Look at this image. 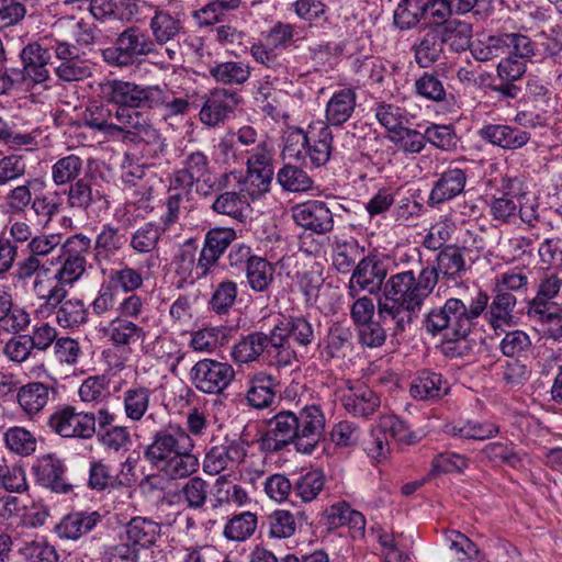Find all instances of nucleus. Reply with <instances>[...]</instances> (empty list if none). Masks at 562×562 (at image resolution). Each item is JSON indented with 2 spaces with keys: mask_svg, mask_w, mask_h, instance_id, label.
Segmentation results:
<instances>
[{
  "mask_svg": "<svg viewBox=\"0 0 562 562\" xmlns=\"http://www.w3.org/2000/svg\"><path fill=\"white\" fill-rule=\"evenodd\" d=\"M464 250L465 248L457 245H447L438 251L432 265H425L418 252L417 274L408 269L386 279L376 310L381 322L393 324V336L402 335L411 327L440 279L457 281L465 274L469 266Z\"/></svg>",
  "mask_w": 562,
  "mask_h": 562,
  "instance_id": "f257e3e1",
  "label": "nucleus"
},
{
  "mask_svg": "<svg viewBox=\"0 0 562 562\" xmlns=\"http://www.w3.org/2000/svg\"><path fill=\"white\" fill-rule=\"evenodd\" d=\"M324 429L325 415L315 404L306 405L297 414L281 411L267 422L258 445L261 451L272 453L293 443L299 452L310 454L318 446Z\"/></svg>",
  "mask_w": 562,
  "mask_h": 562,
  "instance_id": "f03ea898",
  "label": "nucleus"
},
{
  "mask_svg": "<svg viewBox=\"0 0 562 562\" xmlns=\"http://www.w3.org/2000/svg\"><path fill=\"white\" fill-rule=\"evenodd\" d=\"M488 300L483 291L477 292L469 304L458 297L447 299L443 305L432 307L424 315L423 327L426 333L441 335L447 341H462L486 310Z\"/></svg>",
  "mask_w": 562,
  "mask_h": 562,
  "instance_id": "7ed1b4c3",
  "label": "nucleus"
},
{
  "mask_svg": "<svg viewBox=\"0 0 562 562\" xmlns=\"http://www.w3.org/2000/svg\"><path fill=\"white\" fill-rule=\"evenodd\" d=\"M154 86L138 85L133 81L121 79L105 80L100 83V94L104 101L116 105L115 110H127L128 113L139 115L145 123L144 133L147 136L136 137L137 143L155 146L154 155L165 151L166 144L160 133L150 123L148 117L136 109H149Z\"/></svg>",
  "mask_w": 562,
  "mask_h": 562,
  "instance_id": "20e7f679",
  "label": "nucleus"
},
{
  "mask_svg": "<svg viewBox=\"0 0 562 562\" xmlns=\"http://www.w3.org/2000/svg\"><path fill=\"white\" fill-rule=\"evenodd\" d=\"M139 115L128 113L127 110H115L101 102H91L82 113L83 124L94 131L103 133L106 137L123 143L137 144L136 137L147 136L146 126Z\"/></svg>",
  "mask_w": 562,
  "mask_h": 562,
  "instance_id": "39448f33",
  "label": "nucleus"
},
{
  "mask_svg": "<svg viewBox=\"0 0 562 562\" xmlns=\"http://www.w3.org/2000/svg\"><path fill=\"white\" fill-rule=\"evenodd\" d=\"M156 52L150 36L138 26H128L117 34L112 46L101 50L103 61L110 67L128 68L140 57Z\"/></svg>",
  "mask_w": 562,
  "mask_h": 562,
  "instance_id": "423d86ee",
  "label": "nucleus"
},
{
  "mask_svg": "<svg viewBox=\"0 0 562 562\" xmlns=\"http://www.w3.org/2000/svg\"><path fill=\"white\" fill-rule=\"evenodd\" d=\"M274 345L277 344V364L288 367L297 361L293 345L307 348L315 340L313 325L303 316H289L272 328Z\"/></svg>",
  "mask_w": 562,
  "mask_h": 562,
  "instance_id": "0eeeda50",
  "label": "nucleus"
},
{
  "mask_svg": "<svg viewBox=\"0 0 562 562\" xmlns=\"http://www.w3.org/2000/svg\"><path fill=\"white\" fill-rule=\"evenodd\" d=\"M44 281L36 279L33 290L43 301L41 308L46 312H55L56 322L63 328H75L88 321V310L81 299H67L68 291L61 285H52L43 293Z\"/></svg>",
  "mask_w": 562,
  "mask_h": 562,
  "instance_id": "6e6552de",
  "label": "nucleus"
},
{
  "mask_svg": "<svg viewBox=\"0 0 562 562\" xmlns=\"http://www.w3.org/2000/svg\"><path fill=\"white\" fill-rule=\"evenodd\" d=\"M91 239L83 234H76L66 239L59 248L58 258H64L61 267L54 274L53 285L72 284L85 273L86 256L90 252Z\"/></svg>",
  "mask_w": 562,
  "mask_h": 562,
  "instance_id": "1a4fd4ad",
  "label": "nucleus"
},
{
  "mask_svg": "<svg viewBox=\"0 0 562 562\" xmlns=\"http://www.w3.org/2000/svg\"><path fill=\"white\" fill-rule=\"evenodd\" d=\"M189 375L198 391L209 395H218L234 381L235 370L228 362L204 358L193 364Z\"/></svg>",
  "mask_w": 562,
  "mask_h": 562,
  "instance_id": "9d476101",
  "label": "nucleus"
},
{
  "mask_svg": "<svg viewBox=\"0 0 562 562\" xmlns=\"http://www.w3.org/2000/svg\"><path fill=\"white\" fill-rule=\"evenodd\" d=\"M210 445L203 460V470L210 475H217L239 465L247 456L246 445L239 438L225 436L218 439L212 437Z\"/></svg>",
  "mask_w": 562,
  "mask_h": 562,
  "instance_id": "9b49d317",
  "label": "nucleus"
},
{
  "mask_svg": "<svg viewBox=\"0 0 562 562\" xmlns=\"http://www.w3.org/2000/svg\"><path fill=\"white\" fill-rule=\"evenodd\" d=\"M194 447L193 439L180 426H170L153 434L151 441L144 450L145 460L156 468L181 449Z\"/></svg>",
  "mask_w": 562,
  "mask_h": 562,
  "instance_id": "f8f14e48",
  "label": "nucleus"
},
{
  "mask_svg": "<svg viewBox=\"0 0 562 562\" xmlns=\"http://www.w3.org/2000/svg\"><path fill=\"white\" fill-rule=\"evenodd\" d=\"M47 427L63 438L90 439L88 412L72 405L58 406L48 417Z\"/></svg>",
  "mask_w": 562,
  "mask_h": 562,
  "instance_id": "ddd939ff",
  "label": "nucleus"
},
{
  "mask_svg": "<svg viewBox=\"0 0 562 562\" xmlns=\"http://www.w3.org/2000/svg\"><path fill=\"white\" fill-rule=\"evenodd\" d=\"M386 269L382 261L375 257L362 258L352 271L349 280V295L356 297L360 291H368L370 294L384 290Z\"/></svg>",
  "mask_w": 562,
  "mask_h": 562,
  "instance_id": "4468645a",
  "label": "nucleus"
},
{
  "mask_svg": "<svg viewBox=\"0 0 562 562\" xmlns=\"http://www.w3.org/2000/svg\"><path fill=\"white\" fill-rule=\"evenodd\" d=\"M273 331L265 334L263 331H254L241 337L232 347L231 357L237 364H246L257 361L260 356L267 353L277 360L278 347L272 341Z\"/></svg>",
  "mask_w": 562,
  "mask_h": 562,
  "instance_id": "2eb2a0df",
  "label": "nucleus"
},
{
  "mask_svg": "<svg viewBox=\"0 0 562 562\" xmlns=\"http://www.w3.org/2000/svg\"><path fill=\"white\" fill-rule=\"evenodd\" d=\"M333 133L325 122L310 125L308 145H306L301 161L311 168L325 166L331 156Z\"/></svg>",
  "mask_w": 562,
  "mask_h": 562,
  "instance_id": "dca6fc26",
  "label": "nucleus"
},
{
  "mask_svg": "<svg viewBox=\"0 0 562 562\" xmlns=\"http://www.w3.org/2000/svg\"><path fill=\"white\" fill-rule=\"evenodd\" d=\"M34 473L37 482L57 494H68L72 485L66 480V465L64 461L54 453L41 457L34 465Z\"/></svg>",
  "mask_w": 562,
  "mask_h": 562,
  "instance_id": "f3484780",
  "label": "nucleus"
},
{
  "mask_svg": "<svg viewBox=\"0 0 562 562\" xmlns=\"http://www.w3.org/2000/svg\"><path fill=\"white\" fill-rule=\"evenodd\" d=\"M238 104L236 92L226 89H214L206 97L199 113L200 121L211 127L224 123Z\"/></svg>",
  "mask_w": 562,
  "mask_h": 562,
  "instance_id": "a211bd4d",
  "label": "nucleus"
},
{
  "mask_svg": "<svg viewBox=\"0 0 562 562\" xmlns=\"http://www.w3.org/2000/svg\"><path fill=\"white\" fill-rule=\"evenodd\" d=\"M477 135L482 140L506 150L520 149L531 138V134L520 127L492 123L483 125Z\"/></svg>",
  "mask_w": 562,
  "mask_h": 562,
  "instance_id": "6ab92c4d",
  "label": "nucleus"
},
{
  "mask_svg": "<svg viewBox=\"0 0 562 562\" xmlns=\"http://www.w3.org/2000/svg\"><path fill=\"white\" fill-rule=\"evenodd\" d=\"M292 216L297 225L316 234L328 233L334 226L333 213L322 201H310L296 205Z\"/></svg>",
  "mask_w": 562,
  "mask_h": 562,
  "instance_id": "aec40b11",
  "label": "nucleus"
},
{
  "mask_svg": "<svg viewBox=\"0 0 562 562\" xmlns=\"http://www.w3.org/2000/svg\"><path fill=\"white\" fill-rule=\"evenodd\" d=\"M20 58L23 67L19 68L21 72V83L30 79L38 85L48 80L49 70L47 69L50 59L49 53L38 43H30L20 52Z\"/></svg>",
  "mask_w": 562,
  "mask_h": 562,
  "instance_id": "412c9836",
  "label": "nucleus"
},
{
  "mask_svg": "<svg viewBox=\"0 0 562 562\" xmlns=\"http://www.w3.org/2000/svg\"><path fill=\"white\" fill-rule=\"evenodd\" d=\"M53 30L61 37L70 36L78 46L82 47L95 45L101 36V31L94 23L76 19L74 15L56 20Z\"/></svg>",
  "mask_w": 562,
  "mask_h": 562,
  "instance_id": "4be33fe9",
  "label": "nucleus"
},
{
  "mask_svg": "<svg viewBox=\"0 0 562 562\" xmlns=\"http://www.w3.org/2000/svg\"><path fill=\"white\" fill-rule=\"evenodd\" d=\"M467 183L465 171L460 168H449L434 182L427 204L436 207L460 195Z\"/></svg>",
  "mask_w": 562,
  "mask_h": 562,
  "instance_id": "5701e85b",
  "label": "nucleus"
},
{
  "mask_svg": "<svg viewBox=\"0 0 562 562\" xmlns=\"http://www.w3.org/2000/svg\"><path fill=\"white\" fill-rule=\"evenodd\" d=\"M102 519L99 512L78 510L65 515L54 527L55 533L65 540H78L90 532Z\"/></svg>",
  "mask_w": 562,
  "mask_h": 562,
  "instance_id": "b1692460",
  "label": "nucleus"
},
{
  "mask_svg": "<svg viewBox=\"0 0 562 562\" xmlns=\"http://www.w3.org/2000/svg\"><path fill=\"white\" fill-rule=\"evenodd\" d=\"M353 334L349 326L334 323L328 327L327 334L319 340L321 355L326 360L345 358L352 351Z\"/></svg>",
  "mask_w": 562,
  "mask_h": 562,
  "instance_id": "393cba45",
  "label": "nucleus"
},
{
  "mask_svg": "<svg viewBox=\"0 0 562 562\" xmlns=\"http://www.w3.org/2000/svg\"><path fill=\"white\" fill-rule=\"evenodd\" d=\"M103 335L115 348H130L143 342L147 331L134 321L116 316L103 328Z\"/></svg>",
  "mask_w": 562,
  "mask_h": 562,
  "instance_id": "a878e982",
  "label": "nucleus"
},
{
  "mask_svg": "<svg viewBox=\"0 0 562 562\" xmlns=\"http://www.w3.org/2000/svg\"><path fill=\"white\" fill-rule=\"evenodd\" d=\"M149 31L154 45H165L184 33L183 22L178 14L156 8L149 20Z\"/></svg>",
  "mask_w": 562,
  "mask_h": 562,
  "instance_id": "bb28decb",
  "label": "nucleus"
},
{
  "mask_svg": "<svg viewBox=\"0 0 562 562\" xmlns=\"http://www.w3.org/2000/svg\"><path fill=\"white\" fill-rule=\"evenodd\" d=\"M0 323L4 324L7 331L15 335L25 331L31 324L29 312L14 304L11 292L3 285H0Z\"/></svg>",
  "mask_w": 562,
  "mask_h": 562,
  "instance_id": "cd10ccee",
  "label": "nucleus"
},
{
  "mask_svg": "<svg viewBox=\"0 0 562 562\" xmlns=\"http://www.w3.org/2000/svg\"><path fill=\"white\" fill-rule=\"evenodd\" d=\"M194 447L181 449L155 468L169 480L190 477L200 467L199 458L192 452Z\"/></svg>",
  "mask_w": 562,
  "mask_h": 562,
  "instance_id": "c85d7f7f",
  "label": "nucleus"
},
{
  "mask_svg": "<svg viewBox=\"0 0 562 562\" xmlns=\"http://www.w3.org/2000/svg\"><path fill=\"white\" fill-rule=\"evenodd\" d=\"M448 381L434 371L423 370L411 384V394L419 401L436 400L443 397L449 392Z\"/></svg>",
  "mask_w": 562,
  "mask_h": 562,
  "instance_id": "c756f323",
  "label": "nucleus"
},
{
  "mask_svg": "<svg viewBox=\"0 0 562 562\" xmlns=\"http://www.w3.org/2000/svg\"><path fill=\"white\" fill-rule=\"evenodd\" d=\"M562 288V270L559 268H546L539 277L536 296L530 301L528 311L546 308L558 305L552 300L557 297Z\"/></svg>",
  "mask_w": 562,
  "mask_h": 562,
  "instance_id": "7c9ffc66",
  "label": "nucleus"
},
{
  "mask_svg": "<svg viewBox=\"0 0 562 562\" xmlns=\"http://www.w3.org/2000/svg\"><path fill=\"white\" fill-rule=\"evenodd\" d=\"M207 68L211 78L224 86H241L249 80L251 75L249 64L240 60H215Z\"/></svg>",
  "mask_w": 562,
  "mask_h": 562,
  "instance_id": "2f4dec72",
  "label": "nucleus"
},
{
  "mask_svg": "<svg viewBox=\"0 0 562 562\" xmlns=\"http://www.w3.org/2000/svg\"><path fill=\"white\" fill-rule=\"evenodd\" d=\"M126 237L119 227L110 223L103 224L94 241V257L98 262L110 261L125 246Z\"/></svg>",
  "mask_w": 562,
  "mask_h": 562,
  "instance_id": "473e14b6",
  "label": "nucleus"
},
{
  "mask_svg": "<svg viewBox=\"0 0 562 562\" xmlns=\"http://www.w3.org/2000/svg\"><path fill=\"white\" fill-rule=\"evenodd\" d=\"M356 99V92L351 89L335 92L326 104V124L340 126L347 122L355 111Z\"/></svg>",
  "mask_w": 562,
  "mask_h": 562,
  "instance_id": "72a5a7b5",
  "label": "nucleus"
},
{
  "mask_svg": "<svg viewBox=\"0 0 562 562\" xmlns=\"http://www.w3.org/2000/svg\"><path fill=\"white\" fill-rule=\"evenodd\" d=\"M442 44L453 52H463L471 46L472 25L460 20H449L435 27Z\"/></svg>",
  "mask_w": 562,
  "mask_h": 562,
  "instance_id": "f704fd0d",
  "label": "nucleus"
},
{
  "mask_svg": "<svg viewBox=\"0 0 562 562\" xmlns=\"http://www.w3.org/2000/svg\"><path fill=\"white\" fill-rule=\"evenodd\" d=\"M491 304H487V322L491 327L498 333L503 330V326L510 325L513 319L514 308L517 304V299L514 294L506 291H495Z\"/></svg>",
  "mask_w": 562,
  "mask_h": 562,
  "instance_id": "c9c22d12",
  "label": "nucleus"
},
{
  "mask_svg": "<svg viewBox=\"0 0 562 562\" xmlns=\"http://www.w3.org/2000/svg\"><path fill=\"white\" fill-rule=\"evenodd\" d=\"M54 389L42 382H30L18 390L16 400L27 415L40 413L48 403Z\"/></svg>",
  "mask_w": 562,
  "mask_h": 562,
  "instance_id": "e433bc0d",
  "label": "nucleus"
},
{
  "mask_svg": "<svg viewBox=\"0 0 562 562\" xmlns=\"http://www.w3.org/2000/svg\"><path fill=\"white\" fill-rule=\"evenodd\" d=\"M160 525L150 518L136 516L124 526L126 539L131 546L149 548L160 536Z\"/></svg>",
  "mask_w": 562,
  "mask_h": 562,
  "instance_id": "4c0bfd02",
  "label": "nucleus"
},
{
  "mask_svg": "<svg viewBox=\"0 0 562 562\" xmlns=\"http://www.w3.org/2000/svg\"><path fill=\"white\" fill-rule=\"evenodd\" d=\"M211 209L216 214L225 215L243 223L248 216L250 204L241 192L225 191L214 199Z\"/></svg>",
  "mask_w": 562,
  "mask_h": 562,
  "instance_id": "58836bf2",
  "label": "nucleus"
},
{
  "mask_svg": "<svg viewBox=\"0 0 562 562\" xmlns=\"http://www.w3.org/2000/svg\"><path fill=\"white\" fill-rule=\"evenodd\" d=\"M342 404L350 414L367 417L372 415L379 407L380 398L371 389L360 385L356 389H350L342 396Z\"/></svg>",
  "mask_w": 562,
  "mask_h": 562,
  "instance_id": "ea45409f",
  "label": "nucleus"
},
{
  "mask_svg": "<svg viewBox=\"0 0 562 562\" xmlns=\"http://www.w3.org/2000/svg\"><path fill=\"white\" fill-rule=\"evenodd\" d=\"M209 158L203 151H193L186 157L183 168L176 171L175 181L190 189L194 183H200L201 179L209 175Z\"/></svg>",
  "mask_w": 562,
  "mask_h": 562,
  "instance_id": "a19ab883",
  "label": "nucleus"
},
{
  "mask_svg": "<svg viewBox=\"0 0 562 562\" xmlns=\"http://www.w3.org/2000/svg\"><path fill=\"white\" fill-rule=\"evenodd\" d=\"M64 194L66 195L68 207L81 212H88L93 204L103 199L101 192L94 190L91 181L87 178L77 180L68 186Z\"/></svg>",
  "mask_w": 562,
  "mask_h": 562,
  "instance_id": "79ce46f5",
  "label": "nucleus"
},
{
  "mask_svg": "<svg viewBox=\"0 0 562 562\" xmlns=\"http://www.w3.org/2000/svg\"><path fill=\"white\" fill-rule=\"evenodd\" d=\"M151 390L144 385H133L123 393L125 417L131 422L142 420L150 406Z\"/></svg>",
  "mask_w": 562,
  "mask_h": 562,
  "instance_id": "37998d69",
  "label": "nucleus"
},
{
  "mask_svg": "<svg viewBox=\"0 0 562 562\" xmlns=\"http://www.w3.org/2000/svg\"><path fill=\"white\" fill-rule=\"evenodd\" d=\"M415 61L420 68H429L443 53V44L436 29H431L413 45Z\"/></svg>",
  "mask_w": 562,
  "mask_h": 562,
  "instance_id": "c03bdc74",
  "label": "nucleus"
},
{
  "mask_svg": "<svg viewBox=\"0 0 562 562\" xmlns=\"http://www.w3.org/2000/svg\"><path fill=\"white\" fill-rule=\"evenodd\" d=\"M83 166V159L76 154H69L58 158L50 168L53 183L57 187H61L66 184L70 186L77 180H81Z\"/></svg>",
  "mask_w": 562,
  "mask_h": 562,
  "instance_id": "a18cd8bd",
  "label": "nucleus"
},
{
  "mask_svg": "<svg viewBox=\"0 0 562 562\" xmlns=\"http://www.w3.org/2000/svg\"><path fill=\"white\" fill-rule=\"evenodd\" d=\"M274 379L266 373L256 374L247 391L248 404L257 409L270 407L276 398Z\"/></svg>",
  "mask_w": 562,
  "mask_h": 562,
  "instance_id": "49530a36",
  "label": "nucleus"
},
{
  "mask_svg": "<svg viewBox=\"0 0 562 562\" xmlns=\"http://www.w3.org/2000/svg\"><path fill=\"white\" fill-rule=\"evenodd\" d=\"M446 432L452 437L472 440L491 439L499 432V428L492 422L467 420L448 425Z\"/></svg>",
  "mask_w": 562,
  "mask_h": 562,
  "instance_id": "de8ad7c7",
  "label": "nucleus"
},
{
  "mask_svg": "<svg viewBox=\"0 0 562 562\" xmlns=\"http://www.w3.org/2000/svg\"><path fill=\"white\" fill-rule=\"evenodd\" d=\"M325 481V475L321 470L302 472L293 480V495L303 503H310L324 490Z\"/></svg>",
  "mask_w": 562,
  "mask_h": 562,
  "instance_id": "09e8293b",
  "label": "nucleus"
},
{
  "mask_svg": "<svg viewBox=\"0 0 562 562\" xmlns=\"http://www.w3.org/2000/svg\"><path fill=\"white\" fill-rule=\"evenodd\" d=\"M326 517L330 528L348 526L356 531L362 532L366 527L364 516L360 512L352 509L345 502L331 505L326 510Z\"/></svg>",
  "mask_w": 562,
  "mask_h": 562,
  "instance_id": "8fccbe9b",
  "label": "nucleus"
},
{
  "mask_svg": "<svg viewBox=\"0 0 562 562\" xmlns=\"http://www.w3.org/2000/svg\"><path fill=\"white\" fill-rule=\"evenodd\" d=\"M246 280L248 286L258 293L266 292L274 280V268L265 258L252 259L249 266H246Z\"/></svg>",
  "mask_w": 562,
  "mask_h": 562,
  "instance_id": "3c124183",
  "label": "nucleus"
},
{
  "mask_svg": "<svg viewBox=\"0 0 562 562\" xmlns=\"http://www.w3.org/2000/svg\"><path fill=\"white\" fill-rule=\"evenodd\" d=\"M258 525L257 514L243 512L234 515L224 526L223 535L231 541H245L256 531Z\"/></svg>",
  "mask_w": 562,
  "mask_h": 562,
  "instance_id": "603ef678",
  "label": "nucleus"
},
{
  "mask_svg": "<svg viewBox=\"0 0 562 562\" xmlns=\"http://www.w3.org/2000/svg\"><path fill=\"white\" fill-rule=\"evenodd\" d=\"M353 70L358 82H362V85H382L385 77L390 75L386 63L374 57L356 59Z\"/></svg>",
  "mask_w": 562,
  "mask_h": 562,
  "instance_id": "864d4df0",
  "label": "nucleus"
},
{
  "mask_svg": "<svg viewBox=\"0 0 562 562\" xmlns=\"http://www.w3.org/2000/svg\"><path fill=\"white\" fill-rule=\"evenodd\" d=\"M162 108L166 115L175 116L186 114L189 110V101L187 98L176 97L172 91L155 85L150 98L149 109Z\"/></svg>",
  "mask_w": 562,
  "mask_h": 562,
  "instance_id": "5fc2aeb1",
  "label": "nucleus"
},
{
  "mask_svg": "<svg viewBox=\"0 0 562 562\" xmlns=\"http://www.w3.org/2000/svg\"><path fill=\"white\" fill-rule=\"evenodd\" d=\"M507 40L506 33L477 40L470 46L471 54L479 61L492 60L507 54Z\"/></svg>",
  "mask_w": 562,
  "mask_h": 562,
  "instance_id": "6e6d98bb",
  "label": "nucleus"
},
{
  "mask_svg": "<svg viewBox=\"0 0 562 562\" xmlns=\"http://www.w3.org/2000/svg\"><path fill=\"white\" fill-rule=\"evenodd\" d=\"M278 183L289 192H306L313 188V179L301 167L284 165L277 173Z\"/></svg>",
  "mask_w": 562,
  "mask_h": 562,
  "instance_id": "4d7b16f0",
  "label": "nucleus"
},
{
  "mask_svg": "<svg viewBox=\"0 0 562 562\" xmlns=\"http://www.w3.org/2000/svg\"><path fill=\"white\" fill-rule=\"evenodd\" d=\"M237 294V283L233 280H223L214 286L209 308L218 315L227 314L235 305Z\"/></svg>",
  "mask_w": 562,
  "mask_h": 562,
  "instance_id": "13d9d810",
  "label": "nucleus"
},
{
  "mask_svg": "<svg viewBox=\"0 0 562 562\" xmlns=\"http://www.w3.org/2000/svg\"><path fill=\"white\" fill-rule=\"evenodd\" d=\"M31 210L43 227H47L53 218L63 210V200L58 192H47L35 195Z\"/></svg>",
  "mask_w": 562,
  "mask_h": 562,
  "instance_id": "bf43d9fd",
  "label": "nucleus"
},
{
  "mask_svg": "<svg viewBox=\"0 0 562 562\" xmlns=\"http://www.w3.org/2000/svg\"><path fill=\"white\" fill-rule=\"evenodd\" d=\"M374 112L378 122L394 135L409 122L407 111L393 103H379Z\"/></svg>",
  "mask_w": 562,
  "mask_h": 562,
  "instance_id": "052dcab7",
  "label": "nucleus"
},
{
  "mask_svg": "<svg viewBox=\"0 0 562 562\" xmlns=\"http://www.w3.org/2000/svg\"><path fill=\"white\" fill-rule=\"evenodd\" d=\"M162 232L160 226L145 223L131 236L130 247L137 254H148L156 249Z\"/></svg>",
  "mask_w": 562,
  "mask_h": 562,
  "instance_id": "680f3d73",
  "label": "nucleus"
},
{
  "mask_svg": "<svg viewBox=\"0 0 562 562\" xmlns=\"http://www.w3.org/2000/svg\"><path fill=\"white\" fill-rule=\"evenodd\" d=\"M216 494L214 507L223 504H232L237 507L245 506L250 502L248 493L238 484H227L225 475L220 476L215 482Z\"/></svg>",
  "mask_w": 562,
  "mask_h": 562,
  "instance_id": "e2e57ef3",
  "label": "nucleus"
},
{
  "mask_svg": "<svg viewBox=\"0 0 562 562\" xmlns=\"http://www.w3.org/2000/svg\"><path fill=\"white\" fill-rule=\"evenodd\" d=\"M426 143L445 151L456 150L459 138L456 130L450 124H430L425 128Z\"/></svg>",
  "mask_w": 562,
  "mask_h": 562,
  "instance_id": "0e129e2a",
  "label": "nucleus"
},
{
  "mask_svg": "<svg viewBox=\"0 0 562 562\" xmlns=\"http://www.w3.org/2000/svg\"><path fill=\"white\" fill-rule=\"evenodd\" d=\"M78 393L85 403H102L111 396L110 380L105 375L89 376L83 380Z\"/></svg>",
  "mask_w": 562,
  "mask_h": 562,
  "instance_id": "69168bd1",
  "label": "nucleus"
},
{
  "mask_svg": "<svg viewBox=\"0 0 562 562\" xmlns=\"http://www.w3.org/2000/svg\"><path fill=\"white\" fill-rule=\"evenodd\" d=\"M108 282L124 293H133L143 286L144 277L140 270L125 265L120 269L111 270Z\"/></svg>",
  "mask_w": 562,
  "mask_h": 562,
  "instance_id": "338daca9",
  "label": "nucleus"
},
{
  "mask_svg": "<svg viewBox=\"0 0 562 562\" xmlns=\"http://www.w3.org/2000/svg\"><path fill=\"white\" fill-rule=\"evenodd\" d=\"M18 553L25 562H57L58 554L53 546L45 540L26 541Z\"/></svg>",
  "mask_w": 562,
  "mask_h": 562,
  "instance_id": "774afa93",
  "label": "nucleus"
}]
</instances>
